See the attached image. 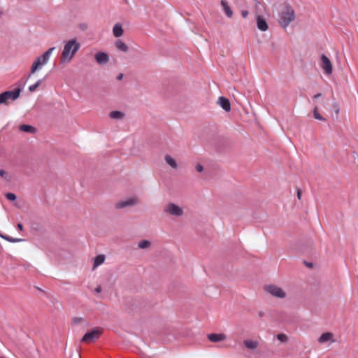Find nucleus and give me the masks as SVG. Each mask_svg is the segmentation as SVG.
<instances>
[{
	"label": "nucleus",
	"instance_id": "obj_13",
	"mask_svg": "<svg viewBox=\"0 0 358 358\" xmlns=\"http://www.w3.org/2000/svg\"><path fill=\"white\" fill-rule=\"evenodd\" d=\"M218 103L220 106L227 112L230 111L231 110V103L229 100L227 98L224 96H220L218 99Z\"/></svg>",
	"mask_w": 358,
	"mask_h": 358
},
{
	"label": "nucleus",
	"instance_id": "obj_17",
	"mask_svg": "<svg viewBox=\"0 0 358 358\" xmlns=\"http://www.w3.org/2000/svg\"><path fill=\"white\" fill-rule=\"evenodd\" d=\"M333 337V334L331 332L323 333L318 338V342L323 343L330 341Z\"/></svg>",
	"mask_w": 358,
	"mask_h": 358
},
{
	"label": "nucleus",
	"instance_id": "obj_2",
	"mask_svg": "<svg viewBox=\"0 0 358 358\" xmlns=\"http://www.w3.org/2000/svg\"><path fill=\"white\" fill-rule=\"evenodd\" d=\"M295 18V12L292 7L287 4L279 14V24L280 25L286 29L291 22Z\"/></svg>",
	"mask_w": 358,
	"mask_h": 358
},
{
	"label": "nucleus",
	"instance_id": "obj_26",
	"mask_svg": "<svg viewBox=\"0 0 358 358\" xmlns=\"http://www.w3.org/2000/svg\"><path fill=\"white\" fill-rule=\"evenodd\" d=\"M150 245H151V243L149 241L143 240L138 243V248H140L141 249H145V248H148V247H150Z\"/></svg>",
	"mask_w": 358,
	"mask_h": 358
},
{
	"label": "nucleus",
	"instance_id": "obj_30",
	"mask_svg": "<svg viewBox=\"0 0 358 358\" xmlns=\"http://www.w3.org/2000/svg\"><path fill=\"white\" fill-rule=\"evenodd\" d=\"M78 27L79 29L81 30V31H86L88 28V25L87 23L85 22H83V23H80L79 25H78Z\"/></svg>",
	"mask_w": 358,
	"mask_h": 358
},
{
	"label": "nucleus",
	"instance_id": "obj_33",
	"mask_svg": "<svg viewBox=\"0 0 358 358\" xmlns=\"http://www.w3.org/2000/svg\"><path fill=\"white\" fill-rule=\"evenodd\" d=\"M196 170L198 171V172H202L203 171V166L200 164H198L196 166Z\"/></svg>",
	"mask_w": 358,
	"mask_h": 358
},
{
	"label": "nucleus",
	"instance_id": "obj_38",
	"mask_svg": "<svg viewBox=\"0 0 358 358\" xmlns=\"http://www.w3.org/2000/svg\"><path fill=\"white\" fill-rule=\"evenodd\" d=\"M301 191L299 189H297V197L299 200L301 199Z\"/></svg>",
	"mask_w": 358,
	"mask_h": 358
},
{
	"label": "nucleus",
	"instance_id": "obj_29",
	"mask_svg": "<svg viewBox=\"0 0 358 358\" xmlns=\"http://www.w3.org/2000/svg\"><path fill=\"white\" fill-rule=\"evenodd\" d=\"M84 321L83 317H74L72 318L73 324H78Z\"/></svg>",
	"mask_w": 358,
	"mask_h": 358
},
{
	"label": "nucleus",
	"instance_id": "obj_16",
	"mask_svg": "<svg viewBox=\"0 0 358 358\" xmlns=\"http://www.w3.org/2000/svg\"><path fill=\"white\" fill-rule=\"evenodd\" d=\"M115 47L117 50L127 52L129 50V48L126 43H124L122 40L117 39L115 42Z\"/></svg>",
	"mask_w": 358,
	"mask_h": 358
},
{
	"label": "nucleus",
	"instance_id": "obj_6",
	"mask_svg": "<svg viewBox=\"0 0 358 358\" xmlns=\"http://www.w3.org/2000/svg\"><path fill=\"white\" fill-rule=\"evenodd\" d=\"M102 331L98 328H94L92 331L87 332L83 336L81 342L94 341L99 338Z\"/></svg>",
	"mask_w": 358,
	"mask_h": 358
},
{
	"label": "nucleus",
	"instance_id": "obj_5",
	"mask_svg": "<svg viewBox=\"0 0 358 358\" xmlns=\"http://www.w3.org/2000/svg\"><path fill=\"white\" fill-rule=\"evenodd\" d=\"M264 289L272 296L283 299L286 297V293L280 287L275 285H268L264 286Z\"/></svg>",
	"mask_w": 358,
	"mask_h": 358
},
{
	"label": "nucleus",
	"instance_id": "obj_39",
	"mask_svg": "<svg viewBox=\"0 0 358 358\" xmlns=\"http://www.w3.org/2000/svg\"><path fill=\"white\" fill-rule=\"evenodd\" d=\"M322 96V94L321 93H317L314 96H313V99H318L320 97Z\"/></svg>",
	"mask_w": 358,
	"mask_h": 358
},
{
	"label": "nucleus",
	"instance_id": "obj_8",
	"mask_svg": "<svg viewBox=\"0 0 358 358\" xmlns=\"http://www.w3.org/2000/svg\"><path fill=\"white\" fill-rule=\"evenodd\" d=\"M164 211L175 216H181L183 213L182 209L173 203H169L165 207Z\"/></svg>",
	"mask_w": 358,
	"mask_h": 358
},
{
	"label": "nucleus",
	"instance_id": "obj_3",
	"mask_svg": "<svg viewBox=\"0 0 358 358\" xmlns=\"http://www.w3.org/2000/svg\"><path fill=\"white\" fill-rule=\"evenodd\" d=\"M55 47L49 48L47 51H45L41 56L38 57L35 61L33 62L31 69L30 73L28 76L29 78L31 74L34 73L37 70L41 69L43 65L46 64L50 59V57L55 50Z\"/></svg>",
	"mask_w": 358,
	"mask_h": 358
},
{
	"label": "nucleus",
	"instance_id": "obj_42",
	"mask_svg": "<svg viewBox=\"0 0 358 358\" xmlns=\"http://www.w3.org/2000/svg\"><path fill=\"white\" fill-rule=\"evenodd\" d=\"M0 358H4V357H0Z\"/></svg>",
	"mask_w": 358,
	"mask_h": 358
},
{
	"label": "nucleus",
	"instance_id": "obj_35",
	"mask_svg": "<svg viewBox=\"0 0 358 358\" xmlns=\"http://www.w3.org/2000/svg\"><path fill=\"white\" fill-rule=\"evenodd\" d=\"M102 290V288H101V285H99L97 286L96 288H95V292L96 293H100Z\"/></svg>",
	"mask_w": 358,
	"mask_h": 358
},
{
	"label": "nucleus",
	"instance_id": "obj_14",
	"mask_svg": "<svg viewBox=\"0 0 358 358\" xmlns=\"http://www.w3.org/2000/svg\"><path fill=\"white\" fill-rule=\"evenodd\" d=\"M113 33L115 37H120L124 34L122 25L120 23H116L113 28Z\"/></svg>",
	"mask_w": 358,
	"mask_h": 358
},
{
	"label": "nucleus",
	"instance_id": "obj_41",
	"mask_svg": "<svg viewBox=\"0 0 358 358\" xmlns=\"http://www.w3.org/2000/svg\"><path fill=\"white\" fill-rule=\"evenodd\" d=\"M258 315H259V316L260 317H263V316H264V312H262V311H259V312L258 313Z\"/></svg>",
	"mask_w": 358,
	"mask_h": 358
},
{
	"label": "nucleus",
	"instance_id": "obj_21",
	"mask_svg": "<svg viewBox=\"0 0 358 358\" xmlns=\"http://www.w3.org/2000/svg\"><path fill=\"white\" fill-rule=\"evenodd\" d=\"M243 343L247 348L251 349V350H254V349L257 348V347L258 346L257 341H252V340H245L243 341Z\"/></svg>",
	"mask_w": 358,
	"mask_h": 358
},
{
	"label": "nucleus",
	"instance_id": "obj_10",
	"mask_svg": "<svg viewBox=\"0 0 358 358\" xmlns=\"http://www.w3.org/2000/svg\"><path fill=\"white\" fill-rule=\"evenodd\" d=\"M208 340L212 343H217L224 341L227 336L224 334H209L207 336Z\"/></svg>",
	"mask_w": 358,
	"mask_h": 358
},
{
	"label": "nucleus",
	"instance_id": "obj_25",
	"mask_svg": "<svg viewBox=\"0 0 358 358\" xmlns=\"http://www.w3.org/2000/svg\"><path fill=\"white\" fill-rule=\"evenodd\" d=\"M45 78H46V76L44 77L43 80H45ZM42 81H43V79H40L36 83H34V85H30L29 87V91L31 92H35L36 90V89L39 87V85H41Z\"/></svg>",
	"mask_w": 358,
	"mask_h": 358
},
{
	"label": "nucleus",
	"instance_id": "obj_23",
	"mask_svg": "<svg viewBox=\"0 0 358 358\" xmlns=\"http://www.w3.org/2000/svg\"><path fill=\"white\" fill-rule=\"evenodd\" d=\"M0 236L2 238H3V239H5V240H6V241H9L10 243H19V242H21V241H24V239H22V238H13L11 236H9L8 235H4V234H2V235L0 234Z\"/></svg>",
	"mask_w": 358,
	"mask_h": 358
},
{
	"label": "nucleus",
	"instance_id": "obj_28",
	"mask_svg": "<svg viewBox=\"0 0 358 358\" xmlns=\"http://www.w3.org/2000/svg\"><path fill=\"white\" fill-rule=\"evenodd\" d=\"M277 338L282 343H285L287 341V336L284 334H279L277 335Z\"/></svg>",
	"mask_w": 358,
	"mask_h": 358
},
{
	"label": "nucleus",
	"instance_id": "obj_37",
	"mask_svg": "<svg viewBox=\"0 0 358 358\" xmlns=\"http://www.w3.org/2000/svg\"><path fill=\"white\" fill-rule=\"evenodd\" d=\"M305 264L309 268H313V264L312 262H305Z\"/></svg>",
	"mask_w": 358,
	"mask_h": 358
},
{
	"label": "nucleus",
	"instance_id": "obj_22",
	"mask_svg": "<svg viewBox=\"0 0 358 358\" xmlns=\"http://www.w3.org/2000/svg\"><path fill=\"white\" fill-rule=\"evenodd\" d=\"M165 161L172 168L176 169L178 167V164H177L176 160L173 157H171L170 155H166L165 156Z\"/></svg>",
	"mask_w": 358,
	"mask_h": 358
},
{
	"label": "nucleus",
	"instance_id": "obj_36",
	"mask_svg": "<svg viewBox=\"0 0 358 358\" xmlns=\"http://www.w3.org/2000/svg\"><path fill=\"white\" fill-rule=\"evenodd\" d=\"M17 228L18 230L22 231L23 230V225L21 223H18L17 224Z\"/></svg>",
	"mask_w": 358,
	"mask_h": 358
},
{
	"label": "nucleus",
	"instance_id": "obj_32",
	"mask_svg": "<svg viewBox=\"0 0 358 358\" xmlns=\"http://www.w3.org/2000/svg\"><path fill=\"white\" fill-rule=\"evenodd\" d=\"M332 106H333L334 109L335 110V113L336 114H338L339 111H340V108L338 107V105L336 103H334Z\"/></svg>",
	"mask_w": 358,
	"mask_h": 358
},
{
	"label": "nucleus",
	"instance_id": "obj_20",
	"mask_svg": "<svg viewBox=\"0 0 358 358\" xmlns=\"http://www.w3.org/2000/svg\"><path fill=\"white\" fill-rule=\"evenodd\" d=\"M105 260V255H96L94 259V266L93 268H96L99 266V265L102 264L104 262Z\"/></svg>",
	"mask_w": 358,
	"mask_h": 358
},
{
	"label": "nucleus",
	"instance_id": "obj_12",
	"mask_svg": "<svg viewBox=\"0 0 358 358\" xmlns=\"http://www.w3.org/2000/svg\"><path fill=\"white\" fill-rule=\"evenodd\" d=\"M257 28L262 31H266L268 28L266 20L261 15H257Z\"/></svg>",
	"mask_w": 358,
	"mask_h": 358
},
{
	"label": "nucleus",
	"instance_id": "obj_27",
	"mask_svg": "<svg viewBox=\"0 0 358 358\" xmlns=\"http://www.w3.org/2000/svg\"><path fill=\"white\" fill-rule=\"evenodd\" d=\"M6 198L11 201H14L16 200L17 196L14 193L8 192L6 194Z\"/></svg>",
	"mask_w": 358,
	"mask_h": 358
},
{
	"label": "nucleus",
	"instance_id": "obj_9",
	"mask_svg": "<svg viewBox=\"0 0 358 358\" xmlns=\"http://www.w3.org/2000/svg\"><path fill=\"white\" fill-rule=\"evenodd\" d=\"M137 203V199L135 197L129 198L124 201H120L115 203L116 209L124 208L129 206H133Z\"/></svg>",
	"mask_w": 358,
	"mask_h": 358
},
{
	"label": "nucleus",
	"instance_id": "obj_24",
	"mask_svg": "<svg viewBox=\"0 0 358 358\" xmlns=\"http://www.w3.org/2000/svg\"><path fill=\"white\" fill-rule=\"evenodd\" d=\"M313 116L316 120L325 122L327 120L323 117L318 112V107L315 106L313 109Z\"/></svg>",
	"mask_w": 358,
	"mask_h": 358
},
{
	"label": "nucleus",
	"instance_id": "obj_31",
	"mask_svg": "<svg viewBox=\"0 0 358 358\" xmlns=\"http://www.w3.org/2000/svg\"><path fill=\"white\" fill-rule=\"evenodd\" d=\"M0 176L3 178H6V179L8 180V173L6 171L3 170V169H0Z\"/></svg>",
	"mask_w": 358,
	"mask_h": 358
},
{
	"label": "nucleus",
	"instance_id": "obj_40",
	"mask_svg": "<svg viewBox=\"0 0 358 358\" xmlns=\"http://www.w3.org/2000/svg\"><path fill=\"white\" fill-rule=\"evenodd\" d=\"M122 78H123V74H122V73H120V74L117 76V79L118 80H122Z\"/></svg>",
	"mask_w": 358,
	"mask_h": 358
},
{
	"label": "nucleus",
	"instance_id": "obj_34",
	"mask_svg": "<svg viewBox=\"0 0 358 358\" xmlns=\"http://www.w3.org/2000/svg\"><path fill=\"white\" fill-rule=\"evenodd\" d=\"M241 15H242V17H244V18H245V17H246L248 15V10H243L241 11Z\"/></svg>",
	"mask_w": 358,
	"mask_h": 358
},
{
	"label": "nucleus",
	"instance_id": "obj_11",
	"mask_svg": "<svg viewBox=\"0 0 358 358\" xmlns=\"http://www.w3.org/2000/svg\"><path fill=\"white\" fill-rule=\"evenodd\" d=\"M95 59L99 64H104L108 62L109 57L106 52H98L95 55Z\"/></svg>",
	"mask_w": 358,
	"mask_h": 358
},
{
	"label": "nucleus",
	"instance_id": "obj_19",
	"mask_svg": "<svg viewBox=\"0 0 358 358\" xmlns=\"http://www.w3.org/2000/svg\"><path fill=\"white\" fill-rule=\"evenodd\" d=\"M109 116L112 119L121 120L125 116V114L120 110H113L110 113Z\"/></svg>",
	"mask_w": 358,
	"mask_h": 358
},
{
	"label": "nucleus",
	"instance_id": "obj_15",
	"mask_svg": "<svg viewBox=\"0 0 358 358\" xmlns=\"http://www.w3.org/2000/svg\"><path fill=\"white\" fill-rule=\"evenodd\" d=\"M19 129L21 131L29 133V134H34L36 132V129L29 124H22L20 126Z\"/></svg>",
	"mask_w": 358,
	"mask_h": 358
},
{
	"label": "nucleus",
	"instance_id": "obj_7",
	"mask_svg": "<svg viewBox=\"0 0 358 358\" xmlns=\"http://www.w3.org/2000/svg\"><path fill=\"white\" fill-rule=\"evenodd\" d=\"M321 68L327 75L331 74L332 65L330 59L324 54L321 55Z\"/></svg>",
	"mask_w": 358,
	"mask_h": 358
},
{
	"label": "nucleus",
	"instance_id": "obj_1",
	"mask_svg": "<svg viewBox=\"0 0 358 358\" xmlns=\"http://www.w3.org/2000/svg\"><path fill=\"white\" fill-rule=\"evenodd\" d=\"M80 48V43L77 41L76 38L69 40L66 43L64 50L61 55V62L71 61L75 56L76 53Z\"/></svg>",
	"mask_w": 358,
	"mask_h": 358
},
{
	"label": "nucleus",
	"instance_id": "obj_4",
	"mask_svg": "<svg viewBox=\"0 0 358 358\" xmlns=\"http://www.w3.org/2000/svg\"><path fill=\"white\" fill-rule=\"evenodd\" d=\"M21 92V88L17 87L12 91H5L0 94V104H7V101L11 99L13 101L19 98Z\"/></svg>",
	"mask_w": 358,
	"mask_h": 358
},
{
	"label": "nucleus",
	"instance_id": "obj_18",
	"mask_svg": "<svg viewBox=\"0 0 358 358\" xmlns=\"http://www.w3.org/2000/svg\"><path fill=\"white\" fill-rule=\"evenodd\" d=\"M221 4L224 8V10L225 12V14L227 17H231L233 15V11L231 9L230 6L228 5V3L226 0H222Z\"/></svg>",
	"mask_w": 358,
	"mask_h": 358
}]
</instances>
